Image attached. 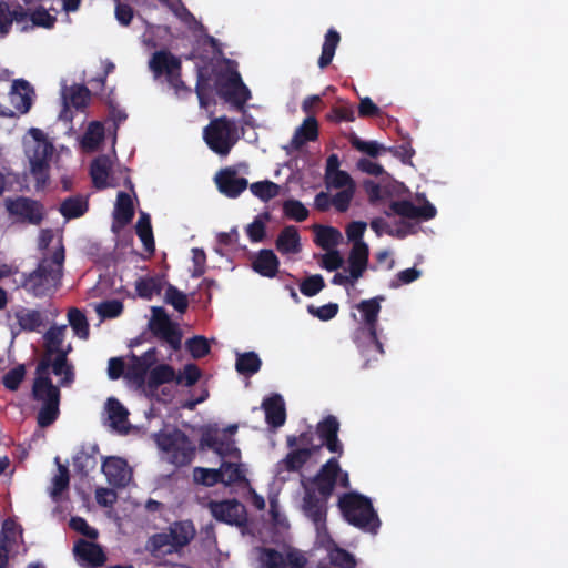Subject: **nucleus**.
<instances>
[{"mask_svg": "<svg viewBox=\"0 0 568 568\" xmlns=\"http://www.w3.org/2000/svg\"><path fill=\"white\" fill-rule=\"evenodd\" d=\"M338 429L339 423L336 417L327 416L317 425L320 436L317 444L311 443L312 433H303L298 438L290 436L287 438L288 446H296L297 449L276 464V480L282 483L288 480L292 474H295L308 459L321 452L323 445H326L329 452L342 455L343 445L337 437Z\"/></svg>", "mask_w": 568, "mask_h": 568, "instance_id": "nucleus-1", "label": "nucleus"}, {"mask_svg": "<svg viewBox=\"0 0 568 568\" xmlns=\"http://www.w3.org/2000/svg\"><path fill=\"white\" fill-rule=\"evenodd\" d=\"M365 230V222L356 221L347 225L346 236L353 245L347 258V266L333 276V284L345 288L353 287L363 276L367 267L369 253L368 245L362 240Z\"/></svg>", "mask_w": 568, "mask_h": 568, "instance_id": "nucleus-2", "label": "nucleus"}, {"mask_svg": "<svg viewBox=\"0 0 568 568\" xmlns=\"http://www.w3.org/2000/svg\"><path fill=\"white\" fill-rule=\"evenodd\" d=\"M195 532L192 521H175L166 530L152 535L145 547L154 558L169 562L168 556L180 555L194 538Z\"/></svg>", "mask_w": 568, "mask_h": 568, "instance_id": "nucleus-3", "label": "nucleus"}, {"mask_svg": "<svg viewBox=\"0 0 568 568\" xmlns=\"http://www.w3.org/2000/svg\"><path fill=\"white\" fill-rule=\"evenodd\" d=\"M65 334L67 325L50 327L43 336L47 356L40 362H49V374L52 372L60 377L61 386H69L74 379L73 367L67 362L72 347L70 343H64Z\"/></svg>", "mask_w": 568, "mask_h": 568, "instance_id": "nucleus-4", "label": "nucleus"}, {"mask_svg": "<svg viewBox=\"0 0 568 568\" xmlns=\"http://www.w3.org/2000/svg\"><path fill=\"white\" fill-rule=\"evenodd\" d=\"M63 261L64 247L58 241L53 256L42 258L38 268L24 278L23 287L37 297L50 294L60 283Z\"/></svg>", "mask_w": 568, "mask_h": 568, "instance_id": "nucleus-5", "label": "nucleus"}, {"mask_svg": "<svg viewBox=\"0 0 568 568\" xmlns=\"http://www.w3.org/2000/svg\"><path fill=\"white\" fill-rule=\"evenodd\" d=\"M24 152L30 163L31 174L37 180V189L45 185L49 174V162L53 154V144L40 130L32 128L23 139Z\"/></svg>", "mask_w": 568, "mask_h": 568, "instance_id": "nucleus-6", "label": "nucleus"}, {"mask_svg": "<svg viewBox=\"0 0 568 568\" xmlns=\"http://www.w3.org/2000/svg\"><path fill=\"white\" fill-rule=\"evenodd\" d=\"M36 375L33 396L43 403L38 414V424L41 427H47L58 418L60 392L49 377V362L39 363Z\"/></svg>", "mask_w": 568, "mask_h": 568, "instance_id": "nucleus-7", "label": "nucleus"}, {"mask_svg": "<svg viewBox=\"0 0 568 568\" xmlns=\"http://www.w3.org/2000/svg\"><path fill=\"white\" fill-rule=\"evenodd\" d=\"M382 296L362 301L356 305L359 312V323L364 325L355 333V342L358 344L363 355L371 353L383 354V347L377 339L376 323L381 311Z\"/></svg>", "mask_w": 568, "mask_h": 568, "instance_id": "nucleus-8", "label": "nucleus"}, {"mask_svg": "<svg viewBox=\"0 0 568 568\" xmlns=\"http://www.w3.org/2000/svg\"><path fill=\"white\" fill-rule=\"evenodd\" d=\"M254 568H305L306 558L302 551L290 547H255L250 555Z\"/></svg>", "mask_w": 568, "mask_h": 568, "instance_id": "nucleus-9", "label": "nucleus"}, {"mask_svg": "<svg viewBox=\"0 0 568 568\" xmlns=\"http://www.w3.org/2000/svg\"><path fill=\"white\" fill-rule=\"evenodd\" d=\"M338 505L349 524L365 531H377L379 519L367 497L352 491L342 496Z\"/></svg>", "mask_w": 568, "mask_h": 568, "instance_id": "nucleus-10", "label": "nucleus"}, {"mask_svg": "<svg viewBox=\"0 0 568 568\" xmlns=\"http://www.w3.org/2000/svg\"><path fill=\"white\" fill-rule=\"evenodd\" d=\"M155 442L161 450V459L174 466L187 465L194 457L193 443L180 430L161 432L155 435Z\"/></svg>", "mask_w": 568, "mask_h": 568, "instance_id": "nucleus-11", "label": "nucleus"}, {"mask_svg": "<svg viewBox=\"0 0 568 568\" xmlns=\"http://www.w3.org/2000/svg\"><path fill=\"white\" fill-rule=\"evenodd\" d=\"M203 135L209 148L222 156L230 153L240 138L236 123L225 116L211 121Z\"/></svg>", "mask_w": 568, "mask_h": 568, "instance_id": "nucleus-12", "label": "nucleus"}, {"mask_svg": "<svg viewBox=\"0 0 568 568\" xmlns=\"http://www.w3.org/2000/svg\"><path fill=\"white\" fill-rule=\"evenodd\" d=\"M149 68L155 79L165 78L168 84L174 90L176 95L187 92V88L180 80V60L169 51L161 50L153 53L149 60Z\"/></svg>", "mask_w": 568, "mask_h": 568, "instance_id": "nucleus-13", "label": "nucleus"}, {"mask_svg": "<svg viewBox=\"0 0 568 568\" xmlns=\"http://www.w3.org/2000/svg\"><path fill=\"white\" fill-rule=\"evenodd\" d=\"M236 429V425H231L225 429H219L216 426H207L203 430L201 446L213 449L222 458L239 460L241 457L240 449L231 438Z\"/></svg>", "mask_w": 568, "mask_h": 568, "instance_id": "nucleus-14", "label": "nucleus"}, {"mask_svg": "<svg viewBox=\"0 0 568 568\" xmlns=\"http://www.w3.org/2000/svg\"><path fill=\"white\" fill-rule=\"evenodd\" d=\"M325 183L327 189L339 190L332 197V205L339 212H345L354 197L356 184L351 175L345 171H335L325 174Z\"/></svg>", "mask_w": 568, "mask_h": 568, "instance_id": "nucleus-15", "label": "nucleus"}, {"mask_svg": "<svg viewBox=\"0 0 568 568\" xmlns=\"http://www.w3.org/2000/svg\"><path fill=\"white\" fill-rule=\"evenodd\" d=\"M155 348L149 349L141 358L133 357L131 359L133 371H130L129 364L121 358L114 357L109 361L108 375L111 379L119 378L122 374L132 378H142L148 367L155 362Z\"/></svg>", "mask_w": 568, "mask_h": 568, "instance_id": "nucleus-16", "label": "nucleus"}, {"mask_svg": "<svg viewBox=\"0 0 568 568\" xmlns=\"http://www.w3.org/2000/svg\"><path fill=\"white\" fill-rule=\"evenodd\" d=\"M335 485L348 487V474L339 468L336 458H331L321 469L316 477V486L323 498L331 495Z\"/></svg>", "mask_w": 568, "mask_h": 568, "instance_id": "nucleus-17", "label": "nucleus"}, {"mask_svg": "<svg viewBox=\"0 0 568 568\" xmlns=\"http://www.w3.org/2000/svg\"><path fill=\"white\" fill-rule=\"evenodd\" d=\"M209 509L215 519L229 525L241 526L246 520L245 507L235 499L211 501Z\"/></svg>", "mask_w": 568, "mask_h": 568, "instance_id": "nucleus-18", "label": "nucleus"}, {"mask_svg": "<svg viewBox=\"0 0 568 568\" xmlns=\"http://www.w3.org/2000/svg\"><path fill=\"white\" fill-rule=\"evenodd\" d=\"M316 545L327 554L329 564L337 568H354L356 566L355 557L343 548H339L331 538L327 530H322L316 537Z\"/></svg>", "mask_w": 568, "mask_h": 568, "instance_id": "nucleus-19", "label": "nucleus"}, {"mask_svg": "<svg viewBox=\"0 0 568 568\" xmlns=\"http://www.w3.org/2000/svg\"><path fill=\"white\" fill-rule=\"evenodd\" d=\"M6 206L10 215L30 224H39L43 219V206L27 197L7 200Z\"/></svg>", "mask_w": 568, "mask_h": 568, "instance_id": "nucleus-20", "label": "nucleus"}, {"mask_svg": "<svg viewBox=\"0 0 568 568\" xmlns=\"http://www.w3.org/2000/svg\"><path fill=\"white\" fill-rule=\"evenodd\" d=\"M219 91L226 101L236 106H242L251 98L248 88L242 82L236 71H231L225 80L220 82Z\"/></svg>", "mask_w": 568, "mask_h": 568, "instance_id": "nucleus-21", "label": "nucleus"}, {"mask_svg": "<svg viewBox=\"0 0 568 568\" xmlns=\"http://www.w3.org/2000/svg\"><path fill=\"white\" fill-rule=\"evenodd\" d=\"M102 471L110 485L125 487L132 479V469L121 457H108L102 463Z\"/></svg>", "mask_w": 568, "mask_h": 568, "instance_id": "nucleus-22", "label": "nucleus"}, {"mask_svg": "<svg viewBox=\"0 0 568 568\" xmlns=\"http://www.w3.org/2000/svg\"><path fill=\"white\" fill-rule=\"evenodd\" d=\"M419 200L420 205H415L408 201L394 202L390 205V212H387V215L394 213L396 215L407 219H433L436 215L435 206L430 204L428 201H426L424 197H420Z\"/></svg>", "mask_w": 568, "mask_h": 568, "instance_id": "nucleus-23", "label": "nucleus"}, {"mask_svg": "<svg viewBox=\"0 0 568 568\" xmlns=\"http://www.w3.org/2000/svg\"><path fill=\"white\" fill-rule=\"evenodd\" d=\"M302 484L305 487L303 511L314 523L316 537H318L322 530H327L325 526L326 505L323 499L317 498L308 490L304 480Z\"/></svg>", "mask_w": 568, "mask_h": 568, "instance_id": "nucleus-24", "label": "nucleus"}, {"mask_svg": "<svg viewBox=\"0 0 568 568\" xmlns=\"http://www.w3.org/2000/svg\"><path fill=\"white\" fill-rule=\"evenodd\" d=\"M63 110L60 113V119L63 121H71V108L82 109L89 100V91L81 85H72L62 90Z\"/></svg>", "mask_w": 568, "mask_h": 568, "instance_id": "nucleus-25", "label": "nucleus"}, {"mask_svg": "<svg viewBox=\"0 0 568 568\" xmlns=\"http://www.w3.org/2000/svg\"><path fill=\"white\" fill-rule=\"evenodd\" d=\"M21 538L20 527L13 520H6L0 534V568L6 567L8 554L14 550Z\"/></svg>", "mask_w": 568, "mask_h": 568, "instance_id": "nucleus-26", "label": "nucleus"}, {"mask_svg": "<svg viewBox=\"0 0 568 568\" xmlns=\"http://www.w3.org/2000/svg\"><path fill=\"white\" fill-rule=\"evenodd\" d=\"M276 250L286 257H293L302 251V241L297 227L285 226L275 241Z\"/></svg>", "mask_w": 568, "mask_h": 568, "instance_id": "nucleus-27", "label": "nucleus"}, {"mask_svg": "<svg viewBox=\"0 0 568 568\" xmlns=\"http://www.w3.org/2000/svg\"><path fill=\"white\" fill-rule=\"evenodd\" d=\"M74 555L81 566L99 567L105 561V555L97 544L80 540L74 545Z\"/></svg>", "mask_w": 568, "mask_h": 568, "instance_id": "nucleus-28", "label": "nucleus"}, {"mask_svg": "<svg viewBox=\"0 0 568 568\" xmlns=\"http://www.w3.org/2000/svg\"><path fill=\"white\" fill-rule=\"evenodd\" d=\"M176 373L166 365L161 364L151 369L148 382L144 386L146 396H159V388L163 384H175Z\"/></svg>", "mask_w": 568, "mask_h": 568, "instance_id": "nucleus-29", "label": "nucleus"}, {"mask_svg": "<svg viewBox=\"0 0 568 568\" xmlns=\"http://www.w3.org/2000/svg\"><path fill=\"white\" fill-rule=\"evenodd\" d=\"M215 182L220 192L229 197H236L247 187V180L232 170L221 171L215 176Z\"/></svg>", "mask_w": 568, "mask_h": 568, "instance_id": "nucleus-30", "label": "nucleus"}, {"mask_svg": "<svg viewBox=\"0 0 568 568\" xmlns=\"http://www.w3.org/2000/svg\"><path fill=\"white\" fill-rule=\"evenodd\" d=\"M133 215L132 197L124 192H119L113 212L112 231L118 233L123 226L131 222Z\"/></svg>", "mask_w": 568, "mask_h": 568, "instance_id": "nucleus-31", "label": "nucleus"}, {"mask_svg": "<svg viewBox=\"0 0 568 568\" xmlns=\"http://www.w3.org/2000/svg\"><path fill=\"white\" fill-rule=\"evenodd\" d=\"M33 90L24 80H16L11 87L10 101L20 113H27L33 101Z\"/></svg>", "mask_w": 568, "mask_h": 568, "instance_id": "nucleus-32", "label": "nucleus"}, {"mask_svg": "<svg viewBox=\"0 0 568 568\" xmlns=\"http://www.w3.org/2000/svg\"><path fill=\"white\" fill-rule=\"evenodd\" d=\"M278 266L280 261L272 250H261L252 258L253 270L264 277H274Z\"/></svg>", "mask_w": 568, "mask_h": 568, "instance_id": "nucleus-33", "label": "nucleus"}, {"mask_svg": "<svg viewBox=\"0 0 568 568\" xmlns=\"http://www.w3.org/2000/svg\"><path fill=\"white\" fill-rule=\"evenodd\" d=\"M16 22L21 31H28L27 24V12L22 9L10 10L9 6L4 2H0V37H4L9 33L12 22Z\"/></svg>", "mask_w": 568, "mask_h": 568, "instance_id": "nucleus-34", "label": "nucleus"}, {"mask_svg": "<svg viewBox=\"0 0 568 568\" xmlns=\"http://www.w3.org/2000/svg\"><path fill=\"white\" fill-rule=\"evenodd\" d=\"M219 471H220L221 483H223L226 486H230L233 484L247 483V479H246L247 468L244 464H242L237 460H234V459L224 460L221 464Z\"/></svg>", "mask_w": 568, "mask_h": 568, "instance_id": "nucleus-35", "label": "nucleus"}, {"mask_svg": "<svg viewBox=\"0 0 568 568\" xmlns=\"http://www.w3.org/2000/svg\"><path fill=\"white\" fill-rule=\"evenodd\" d=\"M105 412L110 426L119 433H125L129 427L126 408L116 399L109 398L105 405Z\"/></svg>", "mask_w": 568, "mask_h": 568, "instance_id": "nucleus-36", "label": "nucleus"}, {"mask_svg": "<svg viewBox=\"0 0 568 568\" xmlns=\"http://www.w3.org/2000/svg\"><path fill=\"white\" fill-rule=\"evenodd\" d=\"M265 418L268 425L280 427L285 422V405L282 396L273 395L263 402Z\"/></svg>", "mask_w": 568, "mask_h": 568, "instance_id": "nucleus-37", "label": "nucleus"}, {"mask_svg": "<svg viewBox=\"0 0 568 568\" xmlns=\"http://www.w3.org/2000/svg\"><path fill=\"white\" fill-rule=\"evenodd\" d=\"M111 160L106 155L97 158L91 164V176L98 189L114 186L110 179Z\"/></svg>", "mask_w": 568, "mask_h": 568, "instance_id": "nucleus-38", "label": "nucleus"}, {"mask_svg": "<svg viewBox=\"0 0 568 568\" xmlns=\"http://www.w3.org/2000/svg\"><path fill=\"white\" fill-rule=\"evenodd\" d=\"M315 242L323 250H334L343 240L342 233L332 226H315Z\"/></svg>", "mask_w": 568, "mask_h": 568, "instance_id": "nucleus-39", "label": "nucleus"}, {"mask_svg": "<svg viewBox=\"0 0 568 568\" xmlns=\"http://www.w3.org/2000/svg\"><path fill=\"white\" fill-rule=\"evenodd\" d=\"M104 139V126L101 122L93 121L89 123L87 131L81 138V148L85 152H93L98 149L101 141Z\"/></svg>", "mask_w": 568, "mask_h": 568, "instance_id": "nucleus-40", "label": "nucleus"}, {"mask_svg": "<svg viewBox=\"0 0 568 568\" xmlns=\"http://www.w3.org/2000/svg\"><path fill=\"white\" fill-rule=\"evenodd\" d=\"M317 138V122L314 118H307L303 124L296 130L291 146L298 149L304 143L313 141Z\"/></svg>", "mask_w": 568, "mask_h": 568, "instance_id": "nucleus-41", "label": "nucleus"}, {"mask_svg": "<svg viewBox=\"0 0 568 568\" xmlns=\"http://www.w3.org/2000/svg\"><path fill=\"white\" fill-rule=\"evenodd\" d=\"M16 320L23 331H37L43 323L42 314L37 310L20 308L14 314Z\"/></svg>", "mask_w": 568, "mask_h": 568, "instance_id": "nucleus-42", "label": "nucleus"}, {"mask_svg": "<svg viewBox=\"0 0 568 568\" xmlns=\"http://www.w3.org/2000/svg\"><path fill=\"white\" fill-rule=\"evenodd\" d=\"M27 24L30 29L34 27L52 29L57 22L55 16L49 13V11L42 7L32 10L27 13Z\"/></svg>", "mask_w": 568, "mask_h": 568, "instance_id": "nucleus-43", "label": "nucleus"}, {"mask_svg": "<svg viewBox=\"0 0 568 568\" xmlns=\"http://www.w3.org/2000/svg\"><path fill=\"white\" fill-rule=\"evenodd\" d=\"M339 39L341 38L338 32L333 29L328 30V32L326 33L322 48V54L318 59V65L321 69H324L332 62Z\"/></svg>", "mask_w": 568, "mask_h": 568, "instance_id": "nucleus-44", "label": "nucleus"}, {"mask_svg": "<svg viewBox=\"0 0 568 568\" xmlns=\"http://www.w3.org/2000/svg\"><path fill=\"white\" fill-rule=\"evenodd\" d=\"M261 364V359L256 353H239L235 367L240 374L250 376L258 372Z\"/></svg>", "mask_w": 568, "mask_h": 568, "instance_id": "nucleus-45", "label": "nucleus"}, {"mask_svg": "<svg viewBox=\"0 0 568 568\" xmlns=\"http://www.w3.org/2000/svg\"><path fill=\"white\" fill-rule=\"evenodd\" d=\"M136 234L139 235L144 248L152 253L154 251V239L150 222V216L146 213H141L136 223Z\"/></svg>", "mask_w": 568, "mask_h": 568, "instance_id": "nucleus-46", "label": "nucleus"}, {"mask_svg": "<svg viewBox=\"0 0 568 568\" xmlns=\"http://www.w3.org/2000/svg\"><path fill=\"white\" fill-rule=\"evenodd\" d=\"M55 463L58 465V471L52 477L50 496L54 500H58L62 491H64L69 486V470L65 466L59 463V457H55Z\"/></svg>", "mask_w": 568, "mask_h": 568, "instance_id": "nucleus-47", "label": "nucleus"}, {"mask_svg": "<svg viewBox=\"0 0 568 568\" xmlns=\"http://www.w3.org/2000/svg\"><path fill=\"white\" fill-rule=\"evenodd\" d=\"M250 190L261 201L267 202L280 194L281 187L276 183L265 180L252 183Z\"/></svg>", "mask_w": 568, "mask_h": 568, "instance_id": "nucleus-48", "label": "nucleus"}, {"mask_svg": "<svg viewBox=\"0 0 568 568\" xmlns=\"http://www.w3.org/2000/svg\"><path fill=\"white\" fill-rule=\"evenodd\" d=\"M68 322L75 336L87 339L89 336V324L85 315L78 308H71L68 312Z\"/></svg>", "mask_w": 568, "mask_h": 568, "instance_id": "nucleus-49", "label": "nucleus"}, {"mask_svg": "<svg viewBox=\"0 0 568 568\" xmlns=\"http://www.w3.org/2000/svg\"><path fill=\"white\" fill-rule=\"evenodd\" d=\"M101 321L115 318L123 312V304L119 300H109L93 305Z\"/></svg>", "mask_w": 568, "mask_h": 568, "instance_id": "nucleus-50", "label": "nucleus"}, {"mask_svg": "<svg viewBox=\"0 0 568 568\" xmlns=\"http://www.w3.org/2000/svg\"><path fill=\"white\" fill-rule=\"evenodd\" d=\"M88 203L83 197H71L65 200L60 207L61 214L65 219H75L85 213Z\"/></svg>", "mask_w": 568, "mask_h": 568, "instance_id": "nucleus-51", "label": "nucleus"}, {"mask_svg": "<svg viewBox=\"0 0 568 568\" xmlns=\"http://www.w3.org/2000/svg\"><path fill=\"white\" fill-rule=\"evenodd\" d=\"M161 280L155 277L141 278L136 282L138 294L143 298H152L161 291Z\"/></svg>", "mask_w": 568, "mask_h": 568, "instance_id": "nucleus-52", "label": "nucleus"}, {"mask_svg": "<svg viewBox=\"0 0 568 568\" xmlns=\"http://www.w3.org/2000/svg\"><path fill=\"white\" fill-rule=\"evenodd\" d=\"M284 214L297 222L304 221L308 216V210L297 200H287L283 203Z\"/></svg>", "mask_w": 568, "mask_h": 568, "instance_id": "nucleus-53", "label": "nucleus"}, {"mask_svg": "<svg viewBox=\"0 0 568 568\" xmlns=\"http://www.w3.org/2000/svg\"><path fill=\"white\" fill-rule=\"evenodd\" d=\"M164 298L166 303L171 304L176 311L181 313H183L187 307L186 295L174 286L170 285L166 288Z\"/></svg>", "mask_w": 568, "mask_h": 568, "instance_id": "nucleus-54", "label": "nucleus"}, {"mask_svg": "<svg viewBox=\"0 0 568 568\" xmlns=\"http://www.w3.org/2000/svg\"><path fill=\"white\" fill-rule=\"evenodd\" d=\"M324 287V280L321 275H311L302 281L300 291L305 296H314L320 293Z\"/></svg>", "mask_w": 568, "mask_h": 568, "instance_id": "nucleus-55", "label": "nucleus"}, {"mask_svg": "<svg viewBox=\"0 0 568 568\" xmlns=\"http://www.w3.org/2000/svg\"><path fill=\"white\" fill-rule=\"evenodd\" d=\"M193 476L196 483L203 484L205 486H213L216 483H221L219 469L199 467L194 469Z\"/></svg>", "mask_w": 568, "mask_h": 568, "instance_id": "nucleus-56", "label": "nucleus"}, {"mask_svg": "<svg viewBox=\"0 0 568 568\" xmlns=\"http://www.w3.org/2000/svg\"><path fill=\"white\" fill-rule=\"evenodd\" d=\"M268 220V215L257 216L251 224H248L246 232L251 241L260 242L265 235V225Z\"/></svg>", "mask_w": 568, "mask_h": 568, "instance_id": "nucleus-57", "label": "nucleus"}, {"mask_svg": "<svg viewBox=\"0 0 568 568\" xmlns=\"http://www.w3.org/2000/svg\"><path fill=\"white\" fill-rule=\"evenodd\" d=\"M58 241H60V243L62 244L61 237L55 232H53L52 230H48L47 229V230H42L40 232V235H39V247L41 250H49L50 244H52L51 251L48 252V253H44V256H47V257H52L53 256V253H54V250H55Z\"/></svg>", "mask_w": 568, "mask_h": 568, "instance_id": "nucleus-58", "label": "nucleus"}, {"mask_svg": "<svg viewBox=\"0 0 568 568\" xmlns=\"http://www.w3.org/2000/svg\"><path fill=\"white\" fill-rule=\"evenodd\" d=\"M200 376L201 373L199 367L193 364H187L184 366L181 373L176 374L175 384H184L186 386H191L199 381Z\"/></svg>", "mask_w": 568, "mask_h": 568, "instance_id": "nucleus-59", "label": "nucleus"}, {"mask_svg": "<svg viewBox=\"0 0 568 568\" xmlns=\"http://www.w3.org/2000/svg\"><path fill=\"white\" fill-rule=\"evenodd\" d=\"M24 375L26 369L23 365H18L17 367L12 368L2 378L4 387L10 390H16L24 378Z\"/></svg>", "mask_w": 568, "mask_h": 568, "instance_id": "nucleus-60", "label": "nucleus"}, {"mask_svg": "<svg viewBox=\"0 0 568 568\" xmlns=\"http://www.w3.org/2000/svg\"><path fill=\"white\" fill-rule=\"evenodd\" d=\"M307 310L310 314L320 318L321 321H329L336 316L338 312V305L336 303H328L318 307L310 305Z\"/></svg>", "mask_w": 568, "mask_h": 568, "instance_id": "nucleus-61", "label": "nucleus"}, {"mask_svg": "<svg viewBox=\"0 0 568 568\" xmlns=\"http://www.w3.org/2000/svg\"><path fill=\"white\" fill-rule=\"evenodd\" d=\"M326 253L321 256L320 263L327 271H336L343 265V256L337 250H325Z\"/></svg>", "mask_w": 568, "mask_h": 568, "instance_id": "nucleus-62", "label": "nucleus"}, {"mask_svg": "<svg viewBox=\"0 0 568 568\" xmlns=\"http://www.w3.org/2000/svg\"><path fill=\"white\" fill-rule=\"evenodd\" d=\"M186 348L194 358H201L210 351L209 342L202 336H195L186 342Z\"/></svg>", "mask_w": 568, "mask_h": 568, "instance_id": "nucleus-63", "label": "nucleus"}, {"mask_svg": "<svg viewBox=\"0 0 568 568\" xmlns=\"http://www.w3.org/2000/svg\"><path fill=\"white\" fill-rule=\"evenodd\" d=\"M420 276V271L412 267L400 271L396 274L395 278L392 280L389 286L392 288H398L402 285L410 284Z\"/></svg>", "mask_w": 568, "mask_h": 568, "instance_id": "nucleus-64", "label": "nucleus"}]
</instances>
